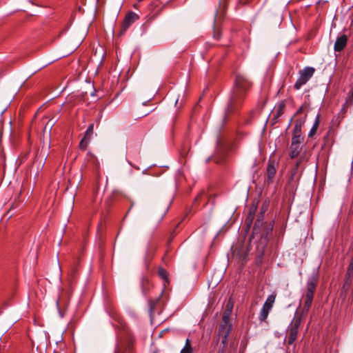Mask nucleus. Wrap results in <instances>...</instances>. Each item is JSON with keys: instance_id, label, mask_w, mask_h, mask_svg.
<instances>
[{"instance_id": "obj_12", "label": "nucleus", "mask_w": 353, "mask_h": 353, "mask_svg": "<svg viewBox=\"0 0 353 353\" xmlns=\"http://www.w3.org/2000/svg\"><path fill=\"white\" fill-rule=\"evenodd\" d=\"M301 151V147L299 145H294L291 144L290 148V157L291 159H294L298 157L299 152Z\"/></svg>"}, {"instance_id": "obj_29", "label": "nucleus", "mask_w": 353, "mask_h": 353, "mask_svg": "<svg viewBox=\"0 0 353 353\" xmlns=\"http://www.w3.org/2000/svg\"><path fill=\"white\" fill-rule=\"evenodd\" d=\"M218 353H224V349L219 350Z\"/></svg>"}, {"instance_id": "obj_10", "label": "nucleus", "mask_w": 353, "mask_h": 353, "mask_svg": "<svg viewBox=\"0 0 353 353\" xmlns=\"http://www.w3.org/2000/svg\"><path fill=\"white\" fill-rule=\"evenodd\" d=\"M232 329V323H230V319H225L222 317L221 322L219 325V332H230Z\"/></svg>"}, {"instance_id": "obj_8", "label": "nucleus", "mask_w": 353, "mask_h": 353, "mask_svg": "<svg viewBox=\"0 0 353 353\" xmlns=\"http://www.w3.org/2000/svg\"><path fill=\"white\" fill-rule=\"evenodd\" d=\"M307 161V158L305 156L301 155L299 159L296 162L294 168L291 171V176L292 179L299 173V169L301 170L300 172H302L305 168V165L303 163Z\"/></svg>"}, {"instance_id": "obj_3", "label": "nucleus", "mask_w": 353, "mask_h": 353, "mask_svg": "<svg viewBox=\"0 0 353 353\" xmlns=\"http://www.w3.org/2000/svg\"><path fill=\"white\" fill-rule=\"evenodd\" d=\"M301 322V316H294L289 325L287 329V343L288 345H292L296 341Z\"/></svg>"}, {"instance_id": "obj_21", "label": "nucleus", "mask_w": 353, "mask_h": 353, "mask_svg": "<svg viewBox=\"0 0 353 353\" xmlns=\"http://www.w3.org/2000/svg\"><path fill=\"white\" fill-rule=\"evenodd\" d=\"M230 332H224V333H219V336L222 338L221 339V343L223 345L222 349H224L228 343V336L229 335Z\"/></svg>"}, {"instance_id": "obj_11", "label": "nucleus", "mask_w": 353, "mask_h": 353, "mask_svg": "<svg viewBox=\"0 0 353 353\" xmlns=\"http://www.w3.org/2000/svg\"><path fill=\"white\" fill-rule=\"evenodd\" d=\"M285 105L284 102L279 103L275 108L274 112V119H276L279 118L285 112Z\"/></svg>"}, {"instance_id": "obj_20", "label": "nucleus", "mask_w": 353, "mask_h": 353, "mask_svg": "<svg viewBox=\"0 0 353 353\" xmlns=\"http://www.w3.org/2000/svg\"><path fill=\"white\" fill-rule=\"evenodd\" d=\"M90 141V139H88V138L83 137L79 143L80 149L85 150L87 148L88 145H89Z\"/></svg>"}, {"instance_id": "obj_6", "label": "nucleus", "mask_w": 353, "mask_h": 353, "mask_svg": "<svg viewBox=\"0 0 353 353\" xmlns=\"http://www.w3.org/2000/svg\"><path fill=\"white\" fill-rule=\"evenodd\" d=\"M278 163L272 159H270L267 165V178L268 183H272L276 174Z\"/></svg>"}, {"instance_id": "obj_13", "label": "nucleus", "mask_w": 353, "mask_h": 353, "mask_svg": "<svg viewBox=\"0 0 353 353\" xmlns=\"http://www.w3.org/2000/svg\"><path fill=\"white\" fill-rule=\"evenodd\" d=\"M276 295L271 294L268 296L265 303L263 305V307L271 310L273 307L274 303L275 301Z\"/></svg>"}, {"instance_id": "obj_7", "label": "nucleus", "mask_w": 353, "mask_h": 353, "mask_svg": "<svg viewBox=\"0 0 353 353\" xmlns=\"http://www.w3.org/2000/svg\"><path fill=\"white\" fill-rule=\"evenodd\" d=\"M138 19V15L133 12H128L123 21L121 32H125L127 29Z\"/></svg>"}, {"instance_id": "obj_18", "label": "nucleus", "mask_w": 353, "mask_h": 353, "mask_svg": "<svg viewBox=\"0 0 353 353\" xmlns=\"http://www.w3.org/2000/svg\"><path fill=\"white\" fill-rule=\"evenodd\" d=\"M270 311V310L268 309L262 307L259 314V320L261 321H265L268 316Z\"/></svg>"}, {"instance_id": "obj_2", "label": "nucleus", "mask_w": 353, "mask_h": 353, "mask_svg": "<svg viewBox=\"0 0 353 353\" xmlns=\"http://www.w3.org/2000/svg\"><path fill=\"white\" fill-rule=\"evenodd\" d=\"M318 283V279L315 276L310 277L307 281L306 289L302 296L303 307L299 313L296 312L294 316H305L309 312L314 298V294Z\"/></svg>"}, {"instance_id": "obj_30", "label": "nucleus", "mask_w": 353, "mask_h": 353, "mask_svg": "<svg viewBox=\"0 0 353 353\" xmlns=\"http://www.w3.org/2000/svg\"><path fill=\"white\" fill-rule=\"evenodd\" d=\"M138 1H143V0H137Z\"/></svg>"}, {"instance_id": "obj_15", "label": "nucleus", "mask_w": 353, "mask_h": 353, "mask_svg": "<svg viewBox=\"0 0 353 353\" xmlns=\"http://www.w3.org/2000/svg\"><path fill=\"white\" fill-rule=\"evenodd\" d=\"M152 283L148 278H143L141 280V288L144 294H146L152 287Z\"/></svg>"}, {"instance_id": "obj_24", "label": "nucleus", "mask_w": 353, "mask_h": 353, "mask_svg": "<svg viewBox=\"0 0 353 353\" xmlns=\"http://www.w3.org/2000/svg\"><path fill=\"white\" fill-rule=\"evenodd\" d=\"M233 306H234V303H233V301L232 300V299H230L226 305H225V307L226 309L228 310H232L233 309Z\"/></svg>"}, {"instance_id": "obj_26", "label": "nucleus", "mask_w": 353, "mask_h": 353, "mask_svg": "<svg viewBox=\"0 0 353 353\" xmlns=\"http://www.w3.org/2000/svg\"><path fill=\"white\" fill-rule=\"evenodd\" d=\"M250 0H239V3H241V4H246L247 3L249 2Z\"/></svg>"}, {"instance_id": "obj_9", "label": "nucleus", "mask_w": 353, "mask_h": 353, "mask_svg": "<svg viewBox=\"0 0 353 353\" xmlns=\"http://www.w3.org/2000/svg\"><path fill=\"white\" fill-rule=\"evenodd\" d=\"M347 37L345 34H343L338 37L334 43V50L336 52H340L343 50L347 44Z\"/></svg>"}, {"instance_id": "obj_17", "label": "nucleus", "mask_w": 353, "mask_h": 353, "mask_svg": "<svg viewBox=\"0 0 353 353\" xmlns=\"http://www.w3.org/2000/svg\"><path fill=\"white\" fill-rule=\"evenodd\" d=\"M319 116L317 115L316 120L313 124V126L309 132V134H308L309 137H312L316 133V132L319 128Z\"/></svg>"}, {"instance_id": "obj_16", "label": "nucleus", "mask_w": 353, "mask_h": 353, "mask_svg": "<svg viewBox=\"0 0 353 353\" xmlns=\"http://www.w3.org/2000/svg\"><path fill=\"white\" fill-rule=\"evenodd\" d=\"M303 139V137L301 136V132L296 134L295 132H293V137L292 139L291 144L300 145V143H301Z\"/></svg>"}, {"instance_id": "obj_4", "label": "nucleus", "mask_w": 353, "mask_h": 353, "mask_svg": "<svg viewBox=\"0 0 353 353\" xmlns=\"http://www.w3.org/2000/svg\"><path fill=\"white\" fill-rule=\"evenodd\" d=\"M315 69L312 67H305L300 70L299 77L294 85V89L299 90L312 78Z\"/></svg>"}, {"instance_id": "obj_28", "label": "nucleus", "mask_w": 353, "mask_h": 353, "mask_svg": "<svg viewBox=\"0 0 353 353\" xmlns=\"http://www.w3.org/2000/svg\"><path fill=\"white\" fill-rule=\"evenodd\" d=\"M353 103V90L352 92L351 99H350V103L352 104Z\"/></svg>"}, {"instance_id": "obj_22", "label": "nucleus", "mask_w": 353, "mask_h": 353, "mask_svg": "<svg viewBox=\"0 0 353 353\" xmlns=\"http://www.w3.org/2000/svg\"><path fill=\"white\" fill-rule=\"evenodd\" d=\"M159 276H161L163 279L167 280L168 279V272L167 271L163 268H159L158 271Z\"/></svg>"}, {"instance_id": "obj_14", "label": "nucleus", "mask_w": 353, "mask_h": 353, "mask_svg": "<svg viewBox=\"0 0 353 353\" xmlns=\"http://www.w3.org/2000/svg\"><path fill=\"white\" fill-rule=\"evenodd\" d=\"M180 353H194V350L192 346V341L189 338L186 339L185 345L181 349Z\"/></svg>"}, {"instance_id": "obj_23", "label": "nucleus", "mask_w": 353, "mask_h": 353, "mask_svg": "<svg viewBox=\"0 0 353 353\" xmlns=\"http://www.w3.org/2000/svg\"><path fill=\"white\" fill-rule=\"evenodd\" d=\"M232 310H228L226 308H225V310L223 312V318L225 319H230V315L232 314Z\"/></svg>"}, {"instance_id": "obj_1", "label": "nucleus", "mask_w": 353, "mask_h": 353, "mask_svg": "<svg viewBox=\"0 0 353 353\" xmlns=\"http://www.w3.org/2000/svg\"><path fill=\"white\" fill-rule=\"evenodd\" d=\"M250 86L251 83L245 77L236 76L228 106L229 112H232L240 107Z\"/></svg>"}, {"instance_id": "obj_31", "label": "nucleus", "mask_w": 353, "mask_h": 353, "mask_svg": "<svg viewBox=\"0 0 353 353\" xmlns=\"http://www.w3.org/2000/svg\"><path fill=\"white\" fill-rule=\"evenodd\" d=\"M114 353H119L118 351H116Z\"/></svg>"}, {"instance_id": "obj_25", "label": "nucleus", "mask_w": 353, "mask_h": 353, "mask_svg": "<svg viewBox=\"0 0 353 353\" xmlns=\"http://www.w3.org/2000/svg\"><path fill=\"white\" fill-rule=\"evenodd\" d=\"M214 37L215 39H219L221 37V34L219 32H214Z\"/></svg>"}, {"instance_id": "obj_27", "label": "nucleus", "mask_w": 353, "mask_h": 353, "mask_svg": "<svg viewBox=\"0 0 353 353\" xmlns=\"http://www.w3.org/2000/svg\"><path fill=\"white\" fill-rule=\"evenodd\" d=\"M220 4H223V7H225V0H220Z\"/></svg>"}, {"instance_id": "obj_19", "label": "nucleus", "mask_w": 353, "mask_h": 353, "mask_svg": "<svg viewBox=\"0 0 353 353\" xmlns=\"http://www.w3.org/2000/svg\"><path fill=\"white\" fill-rule=\"evenodd\" d=\"M94 134V124H90L87 128L84 137L91 139L92 135Z\"/></svg>"}, {"instance_id": "obj_5", "label": "nucleus", "mask_w": 353, "mask_h": 353, "mask_svg": "<svg viewBox=\"0 0 353 353\" xmlns=\"http://www.w3.org/2000/svg\"><path fill=\"white\" fill-rule=\"evenodd\" d=\"M304 106L301 105L296 112L294 117H297V119L295 120L294 123V128L293 130V132H295L296 134L301 132V128L303 124L305 122V119L307 117V115L303 114Z\"/></svg>"}]
</instances>
